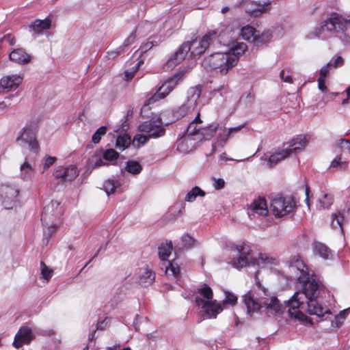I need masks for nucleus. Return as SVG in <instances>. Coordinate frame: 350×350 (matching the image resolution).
I'll return each instance as SVG.
<instances>
[{
	"label": "nucleus",
	"mask_w": 350,
	"mask_h": 350,
	"mask_svg": "<svg viewBox=\"0 0 350 350\" xmlns=\"http://www.w3.org/2000/svg\"><path fill=\"white\" fill-rule=\"evenodd\" d=\"M309 192H310V189H309V187H306V202L308 205V207H310V203H309Z\"/></svg>",
	"instance_id": "nucleus-63"
},
{
	"label": "nucleus",
	"mask_w": 350,
	"mask_h": 350,
	"mask_svg": "<svg viewBox=\"0 0 350 350\" xmlns=\"http://www.w3.org/2000/svg\"><path fill=\"white\" fill-rule=\"evenodd\" d=\"M172 251V243L171 241L169 243H163L159 247V256L162 261H165L171 254Z\"/></svg>",
	"instance_id": "nucleus-35"
},
{
	"label": "nucleus",
	"mask_w": 350,
	"mask_h": 350,
	"mask_svg": "<svg viewBox=\"0 0 350 350\" xmlns=\"http://www.w3.org/2000/svg\"><path fill=\"white\" fill-rule=\"evenodd\" d=\"M57 160L55 157L45 156L43 159V169L46 170L49 169Z\"/></svg>",
	"instance_id": "nucleus-50"
},
{
	"label": "nucleus",
	"mask_w": 350,
	"mask_h": 350,
	"mask_svg": "<svg viewBox=\"0 0 350 350\" xmlns=\"http://www.w3.org/2000/svg\"><path fill=\"white\" fill-rule=\"evenodd\" d=\"M219 33L216 31H210L200 38L189 41L191 56L200 55L218 39Z\"/></svg>",
	"instance_id": "nucleus-8"
},
{
	"label": "nucleus",
	"mask_w": 350,
	"mask_h": 350,
	"mask_svg": "<svg viewBox=\"0 0 350 350\" xmlns=\"http://www.w3.org/2000/svg\"><path fill=\"white\" fill-rule=\"evenodd\" d=\"M313 252L315 255L319 257L327 260L332 256L331 250L324 244L321 243H314L313 245Z\"/></svg>",
	"instance_id": "nucleus-29"
},
{
	"label": "nucleus",
	"mask_w": 350,
	"mask_h": 350,
	"mask_svg": "<svg viewBox=\"0 0 350 350\" xmlns=\"http://www.w3.org/2000/svg\"><path fill=\"white\" fill-rule=\"evenodd\" d=\"M349 27L350 15L345 18L337 13H333L329 18L321 23L319 27H316L309 32L307 38L325 40L328 38V33L344 32Z\"/></svg>",
	"instance_id": "nucleus-3"
},
{
	"label": "nucleus",
	"mask_w": 350,
	"mask_h": 350,
	"mask_svg": "<svg viewBox=\"0 0 350 350\" xmlns=\"http://www.w3.org/2000/svg\"><path fill=\"white\" fill-rule=\"evenodd\" d=\"M124 73H125V77H126V80L132 79L135 75V73L133 72L132 71L129 72L128 70H126Z\"/></svg>",
	"instance_id": "nucleus-62"
},
{
	"label": "nucleus",
	"mask_w": 350,
	"mask_h": 350,
	"mask_svg": "<svg viewBox=\"0 0 350 350\" xmlns=\"http://www.w3.org/2000/svg\"><path fill=\"white\" fill-rule=\"evenodd\" d=\"M189 103L186 100L180 107H179L177 109L174 111V116L178 119L180 118L184 117L189 113L191 112L196 107L190 108Z\"/></svg>",
	"instance_id": "nucleus-36"
},
{
	"label": "nucleus",
	"mask_w": 350,
	"mask_h": 350,
	"mask_svg": "<svg viewBox=\"0 0 350 350\" xmlns=\"http://www.w3.org/2000/svg\"><path fill=\"white\" fill-rule=\"evenodd\" d=\"M226 297L224 299L222 304H230V305H234L237 303V297L234 294L230 293V292H225Z\"/></svg>",
	"instance_id": "nucleus-48"
},
{
	"label": "nucleus",
	"mask_w": 350,
	"mask_h": 350,
	"mask_svg": "<svg viewBox=\"0 0 350 350\" xmlns=\"http://www.w3.org/2000/svg\"><path fill=\"white\" fill-rule=\"evenodd\" d=\"M131 137L127 134H124L118 137L116 142V146L121 150L129 146L131 144Z\"/></svg>",
	"instance_id": "nucleus-39"
},
{
	"label": "nucleus",
	"mask_w": 350,
	"mask_h": 350,
	"mask_svg": "<svg viewBox=\"0 0 350 350\" xmlns=\"http://www.w3.org/2000/svg\"><path fill=\"white\" fill-rule=\"evenodd\" d=\"M268 213L267 202L263 198H258L254 200L248 208V215L250 217L255 214L266 216Z\"/></svg>",
	"instance_id": "nucleus-20"
},
{
	"label": "nucleus",
	"mask_w": 350,
	"mask_h": 350,
	"mask_svg": "<svg viewBox=\"0 0 350 350\" xmlns=\"http://www.w3.org/2000/svg\"><path fill=\"white\" fill-rule=\"evenodd\" d=\"M123 49L122 46L118 48L116 51H110L107 53V56L109 58H115L117 55H118L121 52L123 51Z\"/></svg>",
	"instance_id": "nucleus-58"
},
{
	"label": "nucleus",
	"mask_w": 350,
	"mask_h": 350,
	"mask_svg": "<svg viewBox=\"0 0 350 350\" xmlns=\"http://www.w3.org/2000/svg\"><path fill=\"white\" fill-rule=\"evenodd\" d=\"M333 202L332 196L329 194H323L322 198L319 200L317 208L319 209L328 208Z\"/></svg>",
	"instance_id": "nucleus-43"
},
{
	"label": "nucleus",
	"mask_w": 350,
	"mask_h": 350,
	"mask_svg": "<svg viewBox=\"0 0 350 350\" xmlns=\"http://www.w3.org/2000/svg\"><path fill=\"white\" fill-rule=\"evenodd\" d=\"M191 53L189 41L185 42L174 53L172 58L169 59L168 64L170 66L177 64L185 59L188 53Z\"/></svg>",
	"instance_id": "nucleus-22"
},
{
	"label": "nucleus",
	"mask_w": 350,
	"mask_h": 350,
	"mask_svg": "<svg viewBox=\"0 0 350 350\" xmlns=\"http://www.w3.org/2000/svg\"><path fill=\"white\" fill-rule=\"evenodd\" d=\"M200 94L201 88L200 86L196 85L189 89L187 91V100L188 103H189L190 108L196 107Z\"/></svg>",
	"instance_id": "nucleus-30"
},
{
	"label": "nucleus",
	"mask_w": 350,
	"mask_h": 350,
	"mask_svg": "<svg viewBox=\"0 0 350 350\" xmlns=\"http://www.w3.org/2000/svg\"><path fill=\"white\" fill-rule=\"evenodd\" d=\"M197 293L204 297V301H210L213 299V293L211 287L206 284H204L201 288L198 289Z\"/></svg>",
	"instance_id": "nucleus-40"
},
{
	"label": "nucleus",
	"mask_w": 350,
	"mask_h": 350,
	"mask_svg": "<svg viewBox=\"0 0 350 350\" xmlns=\"http://www.w3.org/2000/svg\"><path fill=\"white\" fill-rule=\"evenodd\" d=\"M180 77L175 75L166 80L162 85L159 88L157 92L154 93L149 99L146 100L145 105L154 103L159 99L164 98L168 95L176 86Z\"/></svg>",
	"instance_id": "nucleus-14"
},
{
	"label": "nucleus",
	"mask_w": 350,
	"mask_h": 350,
	"mask_svg": "<svg viewBox=\"0 0 350 350\" xmlns=\"http://www.w3.org/2000/svg\"><path fill=\"white\" fill-rule=\"evenodd\" d=\"M182 245L185 248H191L195 245L196 240L188 234H185L181 237Z\"/></svg>",
	"instance_id": "nucleus-47"
},
{
	"label": "nucleus",
	"mask_w": 350,
	"mask_h": 350,
	"mask_svg": "<svg viewBox=\"0 0 350 350\" xmlns=\"http://www.w3.org/2000/svg\"><path fill=\"white\" fill-rule=\"evenodd\" d=\"M34 338L35 336L30 327L27 326L22 327L14 337L13 346L19 349L24 345H29Z\"/></svg>",
	"instance_id": "nucleus-16"
},
{
	"label": "nucleus",
	"mask_w": 350,
	"mask_h": 350,
	"mask_svg": "<svg viewBox=\"0 0 350 350\" xmlns=\"http://www.w3.org/2000/svg\"><path fill=\"white\" fill-rule=\"evenodd\" d=\"M205 196V192L202 191L198 187H194L192 188L186 195L185 201L191 202H193L198 196L204 197Z\"/></svg>",
	"instance_id": "nucleus-38"
},
{
	"label": "nucleus",
	"mask_w": 350,
	"mask_h": 350,
	"mask_svg": "<svg viewBox=\"0 0 350 350\" xmlns=\"http://www.w3.org/2000/svg\"><path fill=\"white\" fill-rule=\"evenodd\" d=\"M213 187L215 189H221L224 187L225 182L222 178H214Z\"/></svg>",
	"instance_id": "nucleus-54"
},
{
	"label": "nucleus",
	"mask_w": 350,
	"mask_h": 350,
	"mask_svg": "<svg viewBox=\"0 0 350 350\" xmlns=\"http://www.w3.org/2000/svg\"><path fill=\"white\" fill-rule=\"evenodd\" d=\"M35 171V165L30 163L25 158L20 166V178L23 180H30Z\"/></svg>",
	"instance_id": "nucleus-25"
},
{
	"label": "nucleus",
	"mask_w": 350,
	"mask_h": 350,
	"mask_svg": "<svg viewBox=\"0 0 350 350\" xmlns=\"http://www.w3.org/2000/svg\"><path fill=\"white\" fill-rule=\"evenodd\" d=\"M318 88L322 92H326L327 88L325 85V79H318Z\"/></svg>",
	"instance_id": "nucleus-57"
},
{
	"label": "nucleus",
	"mask_w": 350,
	"mask_h": 350,
	"mask_svg": "<svg viewBox=\"0 0 350 350\" xmlns=\"http://www.w3.org/2000/svg\"><path fill=\"white\" fill-rule=\"evenodd\" d=\"M202 66L206 70L219 69L224 75L236 66V59L229 57L226 52H217L204 57Z\"/></svg>",
	"instance_id": "nucleus-5"
},
{
	"label": "nucleus",
	"mask_w": 350,
	"mask_h": 350,
	"mask_svg": "<svg viewBox=\"0 0 350 350\" xmlns=\"http://www.w3.org/2000/svg\"><path fill=\"white\" fill-rule=\"evenodd\" d=\"M57 208L59 203L57 201H51V204L44 208V211L41 215V221L44 226V238L47 241L55 232L57 226L56 224H50L51 220V216H53L54 207Z\"/></svg>",
	"instance_id": "nucleus-12"
},
{
	"label": "nucleus",
	"mask_w": 350,
	"mask_h": 350,
	"mask_svg": "<svg viewBox=\"0 0 350 350\" xmlns=\"http://www.w3.org/2000/svg\"><path fill=\"white\" fill-rule=\"evenodd\" d=\"M259 259L261 260L262 262H267L268 263H272V261L274 260L273 258L265 256L263 254H260Z\"/></svg>",
	"instance_id": "nucleus-61"
},
{
	"label": "nucleus",
	"mask_w": 350,
	"mask_h": 350,
	"mask_svg": "<svg viewBox=\"0 0 350 350\" xmlns=\"http://www.w3.org/2000/svg\"><path fill=\"white\" fill-rule=\"evenodd\" d=\"M256 289L249 291L243 297L247 313L265 312L269 317L280 316L284 309L278 297L262 286L256 277Z\"/></svg>",
	"instance_id": "nucleus-2"
},
{
	"label": "nucleus",
	"mask_w": 350,
	"mask_h": 350,
	"mask_svg": "<svg viewBox=\"0 0 350 350\" xmlns=\"http://www.w3.org/2000/svg\"><path fill=\"white\" fill-rule=\"evenodd\" d=\"M289 272L302 283L301 291L295 293L293 297L288 301V315L299 321L307 319L304 312L318 317H324L331 312L326 307L320 306L316 298L319 295L322 288L320 281L314 278H310L308 268L300 258L299 256H293L288 262Z\"/></svg>",
	"instance_id": "nucleus-1"
},
{
	"label": "nucleus",
	"mask_w": 350,
	"mask_h": 350,
	"mask_svg": "<svg viewBox=\"0 0 350 350\" xmlns=\"http://www.w3.org/2000/svg\"><path fill=\"white\" fill-rule=\"evenodd\" d=\"M229 137H231L227 128H223L220 130L216 139V142L213 144V152L215 151L216 147H224Z\"/></svg>",
	"instance_id": "nucleus-32"
},
{
	"label": "nucleus",
	"mask_w": 350,
	"mask_h": 350,
	"mask_svg": "<svg viewBox=\"0 0 350 350\" xmlns=\"http://www.w3.org/2000/svg\"><path fill=\"white\" fill-rule=\"evenodd\" d=\"M234 159L232 158H229L226 156V153H222L219 155V163L222 165L227 161H233Z\"/></svg>",
	"instance_id": "nucleus-60"
},
{
	"label": "nucleus",
	"mask_w": 350,
	"mask_h": 350,
	"mask_svg": "<svg viewBox=\"0 0 350 350\" xmlns=\"http://www.w3.org/2000/svg\"><path fill=\"white\" fill-rule=\"evenodd\" d=\"M280 77L282 81L286 83H292L293 79L291 76L288 73H286V71L284 70H282L280 72Z\"/></svg>",
	"instance_id": "nucleus-53"
},
{
	"label": "nucleus",
	"mask_w": 350,
	"mask_h": 350,
	"mask_svg": "<svg viewBox=\"0 0 350 350\" xmlns=\"http://www.w3.org/2000/svg\"><path fill=\"white\" fill-rule=\"evenodd\" d=\"M347 167V162L343 161L341 154H337L330 163V168H338L345 170Z\"/></svg>",
	"instance_id": "nucleus-42"
},
{
	"label": "nucleus",
	"mask_w": 350,
	"mask_h": 350,
	"mask_svg": "<svg viewBox=\"0 0 350 350\" xmlns=\"http://www.w3.org/2000/svg\"><path fill=\"white\" fill-rule=\"evenodd\" d=\"M138 130L140 132L146 133L148 135L145 136L144 135H136L132 142L134 147L139 148L145 144L150 137L157 138L164 135L165 130L163 127V123L160 118H153L148 121H146L138 126Z\"/></svg>",
	"instance_id": "nucleus-4"
},
{
	"label": "nucleus",
	"mask_w": 350,
	"mask_h": 350,
	"mask_svg": "<svg viewBox=\"0 0 350 350\" xmlns=\"http://www.w3.org/2000/svg\"><path fill=\"white\" fill-rule=\"evenodd\" d=\"M155 279V273L149 269H144L140 273L137 282L142 286H148L152 284Z\"/></svg>",
	"instance_id": "nucleus-28"
},
{
	"label": "nucleus",
	"mask_w": 350,
	"mask_h": 350,
	"mask_svg": "<svg viewBox=\"0 0 350 350\" xmlns=\"http://www.w3.org/2000/svg\"><path fill=\"white\" fill-rule=\"evenodd\" d=\"M51 25V19L46 18L44 20L37 19L31 25L30 28L36 34H42L44 31L50 29Z\"/></svg>",
	"instance_id": "nucleus-27"
},
{
	"label": "nucleus",
	"mask_w": 350,
	"mask_h": 350,
	"mask_svg": "<svg viewBox=\"0 0 350 350\" xmlns=\"http://www.w3.org/2000/svg\"><path fill=\"white\" fill-rule=\"evenodd\" d=\"M330 67H331V62H329L327 64L326 66H323L320 70V74H319V79H325V78L327 77V75L329 74Z\"/></svg>",
	"instance_id": "nucleus-51"
},
{
	"label": "nucleus",
	"mask_w": 350,
	"mask_h": 350,
	"mask_svg": "<svg viewBox=\"0 0 350 350\" xmlns=\"http://www.w3.org/2000/svg\"><path fill=\"white\" fill-rule=\"evenodd\" d=\"M165 274L168 276H172L174 278L178 280L180 277V267L172 262L167 261L165 263Z\"/></svg>",
	"instance_id": "nucleus-34"
},
{
	"label": "nucleus",
	"mask_w": 350,
	"mask_h": 350,
	"mask_svg": "<svg viewBox=\"0 0 350 350\" xmlns=\"http://www.w3.org/2000/svg\"><path fill=\"white\" fill-rule=\"evenodd\" d=\"M79 170L75 165H70L66 167H57L54 172L56 178H61L63 181H72L79 175Z\"/></svg>",
	"instance_id": "nucleus-18"
},
{
	"label": "nucleus",
	"mask_w": 350,
	"mask_h": 350,
	"mask_svg": "<svg viewBox=\"0 0 350 350\" xmlns=\"http://www.w3.org/2000/svg\"><path fill=\"white\" fill-rule=\"evenodd\" d=\"M107 132V127L105 126H100L97 131L93 134L92 141L94 144L100 142L102 136L105 135Z\"/></svg>",
	"instance_id": "nucleus-46"
},
{
	"label": "nucleus",
	"mask_w": 350,
	"mask_h": 350,
	"mask_svg": "<svg viewBox=\"0 0 350 350\" xmlns=\"http://www.w3.org/2000/svg\"><path fill=\"white\" fill-rule=\"evenodd\" d=\"M239 34L243 40L250 42L257 40L259 36L258 31L249 25L243 27L239 31Z\"/></svg>",
	"instance_id": "nucleus-24"
},
{
	"label": "nucleus",
	"mask_w": 350,
	"mask_h": 350,
	"mask_svg": "<svg viewBox=\"0 0 350 350\" xmlns=\"http://www.w3.org/2000/svg\"><path fill=\"white\" fill-rule=\"evenodd\" d=\"M195 303L198 306L201 307L203 312L208 319H215L217 314L223 310L221 304L216 300L204 301L202 298L196 297Z\"/></svg>",
	"instance_id": "nucleus-15"
},
{
	"label": "nucleus",
	"mask_w": 350,
	"mask_h": 350,
	"mask_svg": "<svg viewBox=\"0 0 350 350\" xmlns=\"http://www.w3.org/2000/svg\"><path fill=\"white\" fill-rule=\"evenodd\" d=\"M201 129L202 126L200 125L196 124V122H191L187 126L185 136L178 144V150L183 152H187L188 150L184 148L185 145L192 140L191 136L198 135L200 137V131L199 130Z\"/></svg>",
	"instance_id": "nucleus-19"
},
{
	"label": "nucleus",
	"mask_w": 350,
	"mask_h": 350,
	"mask_svg": "<svg viewBox=\"0 0 350 350\" xmlns=\"http://www.w3.org/2000/svg\"><path fill=\"white\" fill-rule=\"evenodd\" d=\"M136 38V33L133 31L131 33V34L125 39L122 46V49H124V47L128 46L131 45L132 43H133L135 39Z\"/></svg>",
	"instance_id": "nucleus-52"
},
{
	"label": "nucleus",
	"mask_w": 350,
	"mask_h": 350,
	"mask_svg": "<svg viewBox=\"0 0 350 350\" xmlns=\"http://www.w3.org/2000/svg\"><path fill=\"white\" fill-rule=\"evenodd\" d=\"M307 143V139L305 136H299L286 144H284V146L292 154L293 152L297 150H301L304 148Z\"/></svg>",
	"instance_id": "nucleus-23"
},
{
	"label": "nucleus",
	"mask_w": 350,
	"mask_h": 350,
	"mask_svg": "<svg viewBox=\"0 0 350 350\" xmlns=\"http://www.w3.org/2000/svg\"><path fill=\"white\" fill-rule=\"evenodd\" d=\"M37 126L35 124L26 125L18 133L16 142L21 146L28 145L29 150L35 153L39 151L36 139Z\"/></svg>",
	"instance_id": "nucleus-9"
},
{
	"label": "nucleus",
	"mask_w": 350,
	"mask_h": 350,
	"mask_svg": "<svg viewBox=\"0 0 350 350\" xmlns=\"http://www.w3.org/2000/svg\"><path fill=\"white\" fill-rule=\"evenodd\" d=\"M230 260L228 262L234 268L241 269L250 261V247L245 243L234 245L230 249Z\"/></svg>",
	"instance_id": "nucleus-7"
},
{
	"label": "nucleus",
	"mask_w": 350,
	"mask_h": 350,
	"mask_svg": "<svg viewBox=\"0 0 350 350\" xmlns=\"http://www.w3.org/2000/svg\"><path fill=\"white\" fill-rule=\"evenodd\" d=\"M350 151V141L349 139H340L336 142L334 152L338 154L342 155Z\"/></svg>",
	"instance_id": "nucleus-33"
},
{
	"label": "nucleus",
	"mask_w": 350,
	"mask_h": 350,
	"mask_svg": "<svg viewBox=\"0 0 350 350\" xmlns=\"http://www.w3.org/2000/svg\"><path fill=\"white\" fill-rule=\"evenodd\" d=\"M234 32L230 27H224V29L219 32L218 41L224 45L229 47L226 52L229 57L236 59V65L239 58L247 49V46L244 42H237L232 39Z\"/></svg>",
	"instance_id": "nucleus-6"
},
{
	"label": "nucleus",
	"mask_w": 350,
	"mask_h": 350,
	"mask_svg": "<svg viewBox=\"0 0 350 350\" xmlns=\"http://www.w3.org/2000/svg\"><path fill=\"white\" fill-rule=\"evenodd\" d=\"M9 58L12 62L23 65L30 62L31 55L27 53L24 49L18 48L10 52Z\"/></svg>",
	"instance_id": "nucleus-21"
},
{
	"label": "nucleus",
	"mask_w": 350,
	"mask_h": 350,
	"mask_svg": "<svg viewBox=\"0 0 350 350\" xmlns=\"http://www.w3.org/2000/svg\"><path fill=\"white\" fill-rule=\"evenodd\" d=\"M118 153L113 149H108L103 154L105 160L113 161L118 158Z\"/></svg>",
	"instance_id": "nucleus-49"
},
{
	"label": "nucleus",
	"mask_w": 350,
	"mask_h": 350,
	"mask_svg": "<svg viewBox=\"0 0 350 350\" xmlns=\"http://www.w3.org/2000/svg\"><path fill=\"white\" fill-rule=\"evenodd\" d=\"M235 6H242L248 14L257 17L270 10L271 1H267L261 3L260 1L241 0Z\"/></svg>",
	"instance_id": "nucleus-13"
},
{
	"label": "nucleus",
	"mask_w": 350,
	"mask_h": 350,
	"mask_svg": "<svg viewBox=\"0 0 350 350\" xmlns=\"http://www.w3.org/2000/svg\"><path fill=\"white\" fill-rule=\"evenodd\" d=\"M3 206L10 209L16 206L18 201V188L14 185H3L0 189Z\"/></svg>",
	"instance_id": "nucleus-11"
},
{
	"label": "nucleus",
	"mask_w": 350,
	"mask_h": 350,
	"mask_svg": "<svg viewBox=\"0 0 350 350\" xmlns=\"http://www.w3.org/2000/svg\"><path fill=\"white\" fill-rule=\"evenodd\" d=\"M104 189L107 195L115 193L116 190L120 188V183L113 179H108L104 183Z\"/></svg>",
	"instance_id": "nucleus-37"
},
{
	"label": "nucleus",
	"mask_w": 350,
	"mask_h": 350,
	"mask_svg": "<svg viewBox=\"0 0 350 350\" xmlns=\"http://www.w3.org/2000/svg\"><path fill=\"white\" fill-rule=\"evenodd\" d=\"M290 154H291L288 150H286V148L283 146L282 150H276L269 157L267 164L269 167H271L277 165L281 161L289 157Z\"/></svg>",
	"instance_id": "nucleus-26"
},
{
	"label": "nucleus",
	"mask_w": 350,
	"mask_h": 350,
	"mask_svg": "<svg viewBox=\"0 0 350 350\" xmlns=\"http://www.w3.org/2000/svg\"><path fill=\"white\" fill-rule=\"evenodd\" d=\"M23 76L18 74L3 76L0 80V86L6 91H14L23 83Z\"/></svg>",
	"instance_id": "nucleus-17"
},
{
	"label": "nucleus",
	"mask_w": 350,
	"mask_h": 350,
	"mask_svg": "<svg viewBox=\"0 0 350 350\" xmlns=\"http://www.w3.org/2000/svg\"><path fill=\"white\" fill-rule=\"evenodd\" d=\"M154 45V42L148 41L147 42L144 43L143 45L141 46L140 49L142 53L146 52V51L150 50L153 47Z\"/></svg>",
	"instance_id": "nucleus-56"
},
{
	"label": "nucleus",
	"mask_w": 350,
	"mask_h": 350,
	"mask_svg": "<svg viewBox=\"0 0 350 350\" xmlns=\"http://www.w3.org/2000/svg\"><path fill=\"white\" fill-rule=\"evenodd\" d=\"M245 124L239 125L235 127H231L227 129L228 131L229 132L231 137L234 136L236 133L239 132L243 128H244Z\"/></svg>",
	"instance_id": "nucleus-55"
},
{
	"label": "nucleus",
	"mask_w": 350,
	"mask_h": 350,
	"mask_svg": "<svg viewBox=\"0 0 350 350\" xmlns=\"http://www.w3.org/2000/svg\"><path fill=\"white\" fill-rule=\"evenodd\" d=\"M344 60L342 57L338 56L337 57L334 63H331V66H333L334 68H338L343 65Z\"/></svg>",
	"instance_id": "nucleus-59"
},
{
	"label": "nucleus",
	"mask_w": 350,
	"mask_h": 350,
	"mask_svg": "<svg viewBox=\"0 0 350 350\" xmlns=\"http://www.w3.org/2000/svg\"><path fill=\"white\" fill-rule=\"evenodd\" d=\"M344 217L341 215L340 211L332 214L331 225L333 228H338L342 232V224Z\"/></svg>",
	"instance_id": "nucleus-41"
},
{
	"label": "nucleus",
	"mask_w": 350,
	"mask_h": 350,
	"mask_svg": "<svg viewBox=\"0 0 350 350\" xmlns=\"http://www.w3.org/2000/svg\"><path fill=\"white\" fill-rule=\"evenodd\" d=\"M271 211L276 217H282L293 212L295 203L291 197L275 196L271 201Z\"/></svg>",
	"instance_id": "nucleus-10"
},
{
	"label": "nucleus",
	"mask_w": 350,
	"mask_h": 350,
	"mask_svg": "<svg viewBox=\"0 0 350 350\" xmlns=\"http://www.w3.org/2000/svg\"><path fill=\"white\" fill-rule=\"evenodd\" d=\"M219 126V123L217 122H213L210 124L206 127L202 128L200 131V137H198L197 139L201 140L202 139H209L214 136V135L216 133L217 131L218 130Z\"/></svg>",
	"instance_id": "nucleus-31"
},
{
	"label": "nucleus",
	"mask_w": 350,
	"mask_h": 350,
	"mask_svg": "<svg viewBox=\"0 0 350 350\" xmlns=\"http://www.w3.org/2000/svg\"><path fill=\"white\" fill-rule=\"evenodd\" d=\"M40 271L42 278L48 282L53 275V270L48 267L44 262H40Z\"/></svg>",
	"instance_id": "nucleus-45"
},
{
	"label": "nucleus",
	"mask_w": 350,
	"mask_h": 350,
	"mask_svg": "<svg viewBox=\"0 0 350 350\" xmlns=\"http://www.w3.org/2000/svg\"><path fill=\"white\" fill-rule=\"evenodd\" d=\"M126 170L133 174H138L141 172L142 167L139 162L129 161L126 163Z\"/></svg>",
	"instance_id": "nucleus-44"
},
{
	"label": "nucleus",
	"mask_w": 350,
	"mask_h": 350,
	"mask_svg": "<svg viewBox=\"0 0 350 350\" xmlns=\"http://www.w3.org/2000/svg\"><path fill=\"white\" fill-rule=\"evenodd\" d=\"M193 122H196V124L200 125L202 124V120L200 118V113H198L195 119L192 121Z\"/></svg>",
	"instance_id": "nucleus-64"
}]
</instances>
